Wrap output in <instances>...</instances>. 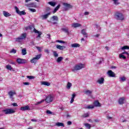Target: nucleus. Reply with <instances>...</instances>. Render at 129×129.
Listing matches in <instances>:
<instances>
[{"label":"nucleus","mask_w":129,"mask_h":129,"mask_svg":"<svg viewBox=\"0 0 129 129\" xmlns=\"http://www.w3.org/2000/svg\"><path fill=\"white\" fill-rule=\"evenodd\" d=\"M114 17L117 21H123L124 20V16L122 13L117 12L115 13Z\"/></svg>","instance_id":"f257e3e1"},{"label":"nucleus","mask_w":129,"mask_h":129,"mask_svg":"<svg viewBox=\"0 0 129 129\" xmlns=\"http://www.w3.org/2000/svg\"><path fill=\"white\" fill-rule=\"evenodd\" d=\"M27 38V33H24L21 34L20 36L18 37L17 38H16L15 41L16 42H18V43H21L23 41V40H25Z\"/></svg>","instance_id":"f03ea898"},{"label":"nucleus","mask_w":129,"mask_h":129,"mask_svg":"<svg viewBox=\"0 0 129 129\" xmlns=\"http://www.w3.org/2000/svg\"><path fill=\"white\" fill-rule=\"evenodd\" d=\"M84 64L80 63L79 64H76L72 70L73 72H75L76 71H78V70H81L82 68H84Z\"/></svg>","instance_id":"7ed1b4c3"},{"label":"nucleus","mask_w":129,"mask_h":129,"mask_svg":"<svg viewBox=\"0 0 129 129\" xmlns=\"http://www.w3.org/2000/svg\"><path fill=\"white\" fill-rule=\"evenodd\" d=\"M2 112H4L5 114H13V113H15V111L12 108H7L3 109Z\"/></svg>","instance_id":"20e7f679"},{"label":"nucleus","mask_w":129,"mask_h":129,"mask_svg":"<svg viewBox=\"0 0 129 129\" xmlns=\"http://www.w3.org/2000/svg\"><path fill=\"white\" fill-rule=\"evenodd\" d=\"M53 99H54V97H53L51 95H48V96H46L44 99V101H46L47 103H50V102H52V101H53Z\"/></svg>","instance_id":"39448f33"},{"label":"nucleus","mask_w":129,"mask_h":129,"mask_svg":"<svg viewBox=\"0 0 129 129\" xmlns=\"http://www.w3.org/2000/svg\"><path fill=\"white\" fill-rule=\"evenodd\" d=\"M15 9L17 14L19 15V16H25V15L27 14V13L25 12V11H20V10H19V8H18V7L17 6L15 7Z\"/></svg>","instance_id":"423d86ee"},{"label":"nucleus","mask_w":129,"mask_h":129,"mask_svg":"<svg viewBox=\"0 0 129 129\" xmlns=\"http://www.w3.org/2000/svg\"><path fill=\"white\" fill-rule=\"evenodd\" d=\"M41 54H38L35 57H33L31 60V63H37V61L39 60L41 57Z\"/></svg>","instance_id":"0eeeda50"},{"label":"nucleus","mask_w":129,"mask_h":129,"mask_svg":"<svg viewBox=\"0 0 129 129\" xmlns=\"http://www.w3.org/2000/svg\"><path fill=\"white\" fill-rule=\"evenodd\" d=\"M63 6L65 7H64L65 11H68L69 9H72L73 8V6H72V5L66 3H63Z\"/></svg>","instance_id":"6e6552de"},{"label":"nucleus","mask_w":129,"mask_h":129,"mask_svg":"<svg viewBox=\"0 0 129 129\" xmlns=\"http://www.w3.org/2000/svg\"><path fill=\"white\" fill-rule=\"evenodd\" d=\"M8 94L10 96V98H11L12 100H14V95H16L17 93H16L15 91H11L8 92Z\"/></svg>","instance_id":"1a4fd4ad"},{"label":"nucleus","mask_w":129,"mask_h":129,"mask_svg":"<svg viewBox=\"0 0 129 129\" xmlns=\"http://www.w3.org/2000/svg\"><path fill=\"white\" fill-rule=\"evenodd\" d=\"M20 110H22V111H25L26 110H31V109L30 108V106L28 105L22 106L20 108Z\"/></svg>","instance_id":"9d476101"},{"label":"nucleus","mask_w":129,"mask_h":129,"mask_svg":"<svg viewBox=\"0 0 129 129\" xmlns=\"http://www.w3.org/2000/svg\"><path fill=\"white\" fill-rule=\"evenodd\" d=\"M17 62L18 64H25V63H26V60H25V59L18 58L17 59Z\"/></svg>","instance_id":"9b49d317"},{"label":"nucleus","mask_w":129,"mask_h":129,"mask_svg":"<svg viewBox=\"0 0 129 129\" xmlns=\"http://www.w3.org/2000/svg\"><path fill=\"white\" fill-rule=\"evenodd\" d=\"M107 74L109 77H115V74L111 70H109L107 72Z\"/></svg>","instance_id":"f8f14e48"},{"label":"nucleus","mask_w":129,"mask_h":129,"mask_svg":"<svg viewBox=\"0 0 129 129\" xmlns=\"http://www.w3.org/2000/svg\"><path fill=\"white\" fill-rule=\"evenodd\" d=\"M50 15H51V12H49L45 15H42L41 18H42V20H46V19H48V18L49 17V16Z\"/></svg>","instance_id":"ddd939ff"},{"label":"nucleus","mask_w":129,"mask_h":129,"mask_svg":"<svg viewBox=\"0 0 129 129\" xmlns=\"http://www.w3.org/2000/svg\"><path fill=\"white\" fill-rule=\"evenodd\" d=\"M61 30L62 31V32L66 33V34H67V35H69V34H70V32H69V29L68 28V27L62 28L61 29Z\"/></svg>","instance_id":"4468645a"},{"label":"nucleus","mask_w":129,"mask_h":129,"mask_svg":"<svg viewBox=\"0 0 129 129\" xmlns=\"http://www.w3.org/2000/svg\"><path fill=\"white\" fill-rule=\"evenodd\" d=\"M56 48L57 49H58V50H60L61 51H63L64 49L66 48V46H61L60 45H56Z\"/></svg>","instance_id":"2eb2a0df"},{"label":"nucleus","mask_w":129,"mask_h":129,"mask_svg":"<svg viewBox=\"0 0 129 129\" xmlns=\"http://www.w3.org/2000/svg\"><path fill=\"white\" fill-rule=\"evenodd\" d=\"M29 8H37V5L35 3H31L27 5Z\"/></svg>","instance_id":"dca6fc26"},{"label":"nucleus","mask_w":129,"mask_h":129,"mask_svg":"<svg viewBox=\"0 0 129 129\" xmlns=\"http://www.w3.org/2000/svg\"><path fill=\"white\" fill-rule=\"evenodd\" d=\"M33 31L34 32V33H35L36 34H38V36L36 37V38H38H38H41V35H42V33L41 32L38 31V30H37L35 28H34Z\"/></svg>","instance_id":"f3484780"},{"label":"nucleus","mask_w":129,"mask_h":129,"mask_svg":"<svg viewBox=\"0 0 129 129\" xmlns=\"http://www.w3.org/2000/svg\"><path fill=\"white\" fill-rule=\"evenodd\" d=\"M97 82L99 83V84H103V83H104V78L102 77L99 79L97 80Z\"/></svg>","instance_id":"a211bd4d"},{"label":"nucleus","mask_w":129,"mask_h":129,"mask_svg":"<svg viewBox=\"0 0 129 129\" xmlns=\"http://www.w3.org/2000/svg\"><path fill=\"white\" fill-rule=\"evenodd\" d=\"M119 104H123L124 103V97L120 98L118 100Z\"/></svg>","instance_id":"6ab92c4d"},{"label":"nucleus","mask_w":129,"mask_h":129,"mask_svg":"<svg viewBox=\"0 0 129 129\" xmlns=\"http://www.w3.org/2000/svg\"><path fill=\"white\" fill-rule=\"evenodd\" d=\"M60 7H61V5L60 4H58L57 7H56L54 10L52 11L53 14H55V13L60 9Z\"/></svg>","instance_id":"aec40b11"},{"label":"nucleus","mask_w":129,"mask_h":129,"mask_svg":"<svg viewBox=\"0 0 129 129\" xmlns=\"http://www.w3.org/2000/svg\"><path fill=\"white\" fill-rule=\"evenodd\" d=\"M81 26L82 25L79 23H74L72 24V27L73 28H78V27H81Z\"/></svg>","instance_id":"412c9836"},{"label":"nucleus","mask_w":129,"mask_h":129,"mask_svg":"<svg viewBox=\"0 0 129 129\" xmlns=\"http://www.w3.org/2000/svg\"><path fill=\"white\" fill-rule=\"evenodd\" d=\"M41 85H45V86H50V83L46 81L41 82Z\"/></svg>","instance_id":"4be33fe9"},{"label":"nucleus","mask_w":129,"mask_h":129,"mask_svg":"<svg viewBox=\"0 0 129 129\" xmlns=\"http://www.w3.org/2000/svg\"><path fill=\"white\" fill-rule=\"evenodd\" d=\"M3 15L6 18H8V17H11V14L9 13L7 11H3Z\"/></svg>","instance_id":"5701e85b"},{"label":"nucleus","mask_w":129,"mask_h":129,"mask_svg":"<svg viewBox=\"0 0 129 129\" xmlns=\"http://www.w3.org/2000/svg\"><path fill=\"white\" fill-rule=\"evenodd\" d=\"M71 47L72 48H78L80 47V44L78 43H74L71 44Z\"/></svg>","instance_id":"b1692460"},{"label":"nucleus","mask_w":129,"mask_h":129,"mask_svg":"<svg viewBox=\"0 0 129 129\" xmlns=\"http://www.w3.org/2000/svg\"><path fill=\"white\" fill-rule=\"evenodd\" d=\"M51 19L52 20V21H55V22H58L59 20V19L58 18V17L57 16H53L52 17H51Z\"/></svg>","instance_id":"393cba45"},{"label":"nucleus","mask_w":129,"mask_h":129,"mask_svg":"<svg viewBox=\"0 0 129 129\" xmlns=\"http://www.w3.org/2000/svg\"><path fill=\"white\" fill-rule=\"evenodd\" d=\"M55 125H56V126H62V127H64V126H65L64 123L59 122H56L55 123Z\"/></svg>","instance_id":"a878e982"},{"label":"nucleus","mask_w":129,"mask_h":129,"mask_svg":"<svg viewBox=\"0 0 129 129\" xmlns=\"http://www.w3.org/2000/svg\"><path fill=\"white\" fill-rule=\"evenodd\" d=\"M82 34L84 35V36H85V37H86V38H87V37H88V34H87V33H86V30H85V29H83L82 30Z\"/></svg>","instance_id":"bb28decb"},{"label":"nucleus","mask_w":129,"mask_h":129,"mask_svg":"<svg viewBox=\"0 0 129 129\" xmlns=\"http://www.w3.org/2000/svg\"><path fill=\"white\" fill-rule=\"evenodd\" d=\"M63 59H64V58L62 56H59L58 57L57 59H56V62L57 63H60V62H61L62 61V60H63Z\"/></svg>","instance_id":"cd10ccee"},{"label":"nucleus","mask_w":129,"mask_h":129,"mask_svg":"<svg viewBox=\"0 0 129 129\" xmlns=\"http://www.w3.org/2000/svg\"><path fill=\"white\" fill-rule=\"evenodd\" d=\"M48 4L51 6V7H55V6H56V3L52 1L48 2Z\"/></svg>","instance_id":"c85d7f7f"},{"label":"nucleus","mask_w":129,"mask_h":129,"mask_svg":"<svg viewBox=\"0 0 129 129\" xmlns=\"http://www.w3.org/2000/svg\"><path fill=\"white\" fill-rule=\"evenodd\" d=\"M94 105H95V106H100V103H99L98 101H95L94 102Z\"/></svg>","instance_id":"c756f323"},{"label":"nucleus","mask_w":129,"mask_h":129,"mask_svg":"<svg viewBox=\"0 0 129 129\" xmlns=\"http://www.w3.org/2000/svg\"><path fill=\"white\" fill-rule=\"evenodd\" d=\"M22 54L23 55H26L27 54V49L26 48H23L22 49Z\"/></svg>","instance_id":"7c9ffc66"},{"label":"nucleus","mask_w":129,"mask_h":129,"mask_svg":"<svg viewBox=\"0 0 129 129\" xmlns=\"http://www.w3.org/2000/svg\"><path fill=\"white\" fill-rule=\"evenodd\" d=\"M72 86V83L70 82H68V84L67 85V89H70V88Z\"/></svg>","instance_id":"2f4dec72"},{"label":"nucleus","mask_w":129,"mask_h":129,"mask_svg":"<svg viewBox=\"0 0 129 129\" xmlns=\"http://www.w3.org/2000/svg\"><path fill=\"white\" fill-rule=\"evenodd\" d=\"M85 94H91V93H92V91H90L89 90H86L84 92Z\"/></svg>","instance_id":"473e14b6"},{"label":"nucleus","mask_w":129,"mask_h":129,"mask_svg":"<svg viewBox=\"0 0 129 129\" xmlns=\"http://www.w3.org/2000/svg\"><path fill=\"white\" fill-rule=\"evenodd\" d=\"M34 26L32 25H30L26 28V30H33L34 29Z\"/></svg>","instance_id":"72a5a7b5"},{"label":"nucleus","mask_w":129,"mask_h":129,"mask_svg":"<svg viewBox=\"0 0 129 129\" xmlns=\"http://www.w3.org/2000/svg\"><path fill=\"white\" fill-rule=\"evenodd\" d=\"M121 50H129V46L127 45H124L121 48Z\"/></svg>","instance_id":"f704fd0d"},{"label":"nucleus","mask_w":129,"mask_h":129,"mask_svg":"<svg viewBox=\"0 0 129 129\" xmlns=\"http://www.w3.org/2000/svg\"><path fill=\"white\" fill-rule=\"evenodd\" d=\"M6 68L8 70H10V71H12V70L13 69V68H12V66L10 65V64H8L6 66Z\"/></svg>","instance_id":"c9c22d12"},{"label":"nucleus","mask_w":129,"mask_h":129,"mask_svg":"<svg viewBox=\"0 0 129 129\" xmlns=\"http://www.w3.org/2000/svg\"><path fill=\"white\" fill-rule=\"evenodd\" d=\"M85 126L88 129H90L91 128V125L90 124H88V123H85Z\"/></svg>","instance_id":"e433bc0d"},{"label":"nucleus","mask_w":129,"mask_h":129,"mask_svg":"<svg viewBox=\"0 0 129 129\" xmlns=\"http://www.w3.org/2000/svg\"><path fill=\"white\" fill-rule=\"evenodd\" d=\"M45 101L44 99H42L39 102H37L36 104L35 105H39V104H41V103H43V102H44Z\"/></svg>","instance_id":"4c0bfd02"},{"label":"nucleus","mask_w":129,"mask_h":129,"mask_svg":"<svg viewBox=\"0 0 129 129\" xmlns=\"http://www.w3.org/2000/svg\"><path fill=\"white\" fill-rule=\"evenodd\" d=\"M87 109H90L91 108H94V106L93 105H88V106L86 107Z\"/></svg>","instance_id":"58836bf2"},{"label":"nucleus","mask_w":129,"mask_h":129,"mask_svg":"<svg viewBox=\"0 0 129 129\" xmlns=\"http://www.w3.org/2000/svg\"><path fill=\"white\" fill-rule=\"evenodd\" d=\"M119 57L122 58L123 59H124V60H125V59H126V57L125 56H124V55H123V54H119Z\"/></svg>","instance_id":"ea45409f"},{"label":"nucleus","mask_w":129,"mask_h":129,"mask_svg":"<svg viewBox=\"0 0 129 129\" xmlns=\"http://www.w3.org/2000/svg\"><path fill=\"white\" fill-rule=\"evenodd\" d=\"M114 2V5L117 6V5H119V3L118 2V0H112Z\"/></svg>","instance_id":"a19ab883"},{"label":"nucleus","mask_w":129,"mask_h":129,"mask_svg":"<svg viewBox=\"0 0 129 129\" xmlns=\"http://www.w3.org/2000/svg\"><path fill=\"white\" fill-rule=\"evenodd\" d=\"M10 53H13V54H16V53H17V50L13 48L10 51Z\"/></svg>","instance_id":"79ce46f5"},{"label":"nucleus","mask_w":129,"mask_h":129,"mask_svg":"<svg viewBox=\"0 0 129 129\" xmlns=\"http://www.w3.org/2000/svg\"><path fill=\"white\" fill-rule=\"evenodd\" d=\"M56 43H61L62 44H65V41L63 40H57L56 41Z\"/></svg>","instance_id":"37998d69"},{"label":"nucleus","mask_w":129,"mask_h":129,"mask_svg":"<svg viewBox=\"0 0 129 129\" xmlns=\"http://www.w3.org/2000/svg\"><path fill=\"white\" fill-rule=\"evenodd\" d=\"M53 54L54 57H58V53H57V51H53Z\"/></svg>","instance_id":"c03bdc74"},{"label":"nucleus","mask_w":129,"mask_h":129,"mask_svg":"<svg viewBox=\"0 0 129 129\" xmlns=\"http://www.w3.org/2000/svg\"><path fill=\"white\" fill-rule=\"evenodd\" d=\"M29 11H30V12H32V13H36V9H34L29 8Z\"/></svg>","instance_id":"a18cd8bd"},{"label":"nucleus","mask_w":129,"mask_h":129,"mask_svg":"<svg viewBox=\"0 0 129 129\" xmlns=\"http://www.w3.org/2000/svg\"><path fill=\"white\" fill-rule=\"evenodd\" d=\"M120 79L121 81H123V82L125 81V80H126V79L124 77L120 78Z\"/></svg>","instance_id":"49530a36"},{"label":"nucleus","mask_w":129,"mask_h":129,"mask_svg":"<svg viewBox=\"0 0 129 129\" xmlns=\"http://www.w3.org/2000/svg\"><path fill=\"white\" fill-rule=\"evenodd\" d=\"M46 113L47 114H52L53 113L52 112V111H51L49 110H46Z\"/></svg>","instance_id":"de8ad7c7"},{"label":"nucleus","mask_w":129,"mask_h":129,"mask_svg":"<svg viewBox=\"0 0 129 129\" xmlns=\"http://www.w3.org/2000/svg\"><path fill=\"white\" fill-rule=\"evenodd\" d=\"M27 78H28L29 79H34V76H27Z\"/></svg>","instance_id":"09e8293b"},{"label":"nucleus","mask_w":129,"mask_h":129,"mask_svg":"<svg viewBox=\"0 0 129 129\" xmlns=\"http://www.w3.org/2000/svg\"><path fill=\"white\" fill-rule=\"evenodd\" d=\"M88 116H89V114L88 113L84 114L83 116L84 117H88Z\"/></svg>","instance_id":"8fccbe9b"},{"label":"nucleus","mask_w":129,"mask_h":129,"mask_svg":"<svg viewBox=\"0 0 129 129\" xmlns=\"http://www.w3.org/2000/svg\"><path fill=\"white\" fill-rule=\"evenodd\" d=\"M75 96H76V94L75 93L73 94L72 99H74L75 98Z\"/></svg>","instance_id":"3c124183"},{"label":"nucleus","mask_w":129,"mask_h":129,"mask_svg":"<svg viewBox=\"0 0 129 129\" xmlns=\"http://www.w3.org/2000/svg\"><path fill=\"white\" fill-rule=\"evenodd\" d=\"M23 84L24 85H30V83H29V82H24Z\"/></svg>","instance_id":"603ef678"},{"label":"nucleus","mask_w":129,"mask_h":129,"mask_svg":"<svg viewBox=\"0 0 129 129\" xmlns=\"http://www.w3.org/2000/svg\"><path fill=\"white\" fill-rule=\"evenodd\" d=\"M12 105H13V106H18V104H17V103H13L12 104Z\"/></svg>","instance_id":"864d4df0"},{"label":"nucleus","mask_w":129,"mask_h":129,"mask_svg":"<svg viewBox=\"0 0 129 129\" xmlns=\"http://www.w3.org/2000/svg\"><path fill=\"white\" fill-rule=\"evenodd\" d=\"M44 52H45V53H47V54H49V49H47L44 50Z\"/></svg>","instance_id":"5fc2aeb1"},{"label":"nucleus","mask_w":129,"mask_h":129,"mask_svg":"<svg viewBox=\"0 0 129 129\" xmlns=\"http://www.w3.org/2000/svg\"><path fill=\"white\" fill-rule=\"evenodd\" d=\"M68 124L69 125H71V124H72V122H71V121H68Z\"/></svg>","instance_id":"6e6d98bb"},{"label":"nucleus","mask_w":129,"mask_h":129,"mask_svg":"<svg viewBox=\"0 0 129 129\" xmlns=\"http://www.w3.org/2000/svg\"><path fill=\"white\" fill-rule=\"evenodd\" d=\"M111 68L112 69H116V67L115 66H112L111 67Z\"/></svg>","instance_id":"4d7b16f0"},{"label":"nucleus","mask_w":129,"mask_h":129,"mask_svg":"<svg viewBox=\"0 0 129 129\" xmlns=\"http://www.w3.org/2000/svg\"><path fill=\"white\" fill-rule=\"evenodd\" d=\"M85 16H88L89 15V12H86L84 13Z\"/></svg>","instance_id":"13d9d810"},{"label":"nucleus","mask_w":129,"mask_h":129,"mask_svg":"<svg viewBox=\"0 0 129 129\" xmlns=\"http://www.w3.org/2000/svg\"><path fill=\"white\" fill-rule=\"evenodd\" d=\"M107 119H112V117H110L109 116H107Z\"/></svg>","instance_id":"bf43d9fd"},{"label":"nucleus","mask_w":129,"mask_h":129,"mask_svg":"<svg viewBox=\"0 0 129 129\" xmlns=\"http://www.w3.org/2000/svg\"><path fill=\"white\" fill-rule=\"evenodd\" d=\"M36 48H37V50H38V51H39L40 52H41V47H37Z\"/></svg>","instance_id":"052dcab7"},{"label":"nucleus","mask_w":129,"mask_h":129,"mask_svg":"<svg viewBox=\"0 0 129 129\" xmlns=\"http://www.w3.org/2000/svg\"><path fill=\"white\" fill-rule=\"evenodd\" d=\"M95 122H99V120L98 119H95L94 120Z\"/></svg>","instance_id":"680f3d73"},{"label":"nucleus","mask_w":129,"mask_h":129,"mask_svg":"<svg viewBox=\"0 0 129 129\" xmlns=\"http://www.w3.org/2000/svg\"><path fill=\"white\" fill-rule=\"evenodd\" d=\"M71 103H73L74 102V99L71 98V100L70 101Z\"/></svg>","instance_id":"e2e57ef3"},{"label":"nucleus","mask_w":129,"mask_h":129,"mask_svg":"<svg viewBox=\"0 0 129 129\" xmlns=\"http://www.w3.org/2000/svg\"><path fill=\"white\" fill-rule=\"evenodd\" d=\"M99 36H100V34H98L95 35V37H96V38H98V37H99Z\"/></svg>","instance_id":"0e129e2a"},{"label":"nucleus","mask_w":129,"mask_h":129,"mask_svg":"<svg viewBox=\"0 0 129 129\" xmlns=\"http://www.w3.org/2000/svg\"><path fill=\"white\" fill-rule=\"evenodd\" d=\"M122 54H126V55H129L128 53L127 52H122Z\"/></svg>","instance_id":"69168bd1"},{"label":"nucleus","mask_w":129,"mask_h":129,"mask_svg":"<svg viewBox=\"0 0 129 129\" xmlns=\"http://www.w3.org/2000/svg\"><path fill=\"white\" fill-rule=\"evenodd\" d=\"M31 121H37V119H32Z\"/></svg>","instance_id":"338daca9"},{"label":"nucleus","mask_w":129,"mask_h":129,"mask_svg":"<svg viewBox=\"0 0 129 129\" xmlns=\"http://www.w3.org/2000/svg\"><path fill=\"white\" fill-rule=\"evenodd\" d=\"M51 37V35L50 34H47V38H50Z\"/></svg>","instance_id":"774afa93"}]
</instances>
